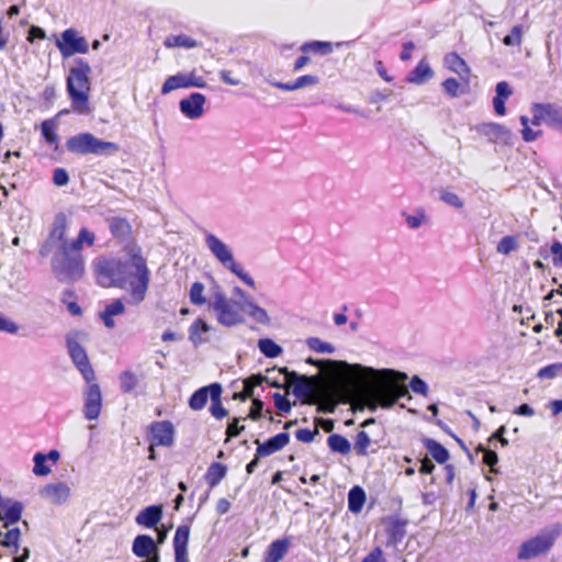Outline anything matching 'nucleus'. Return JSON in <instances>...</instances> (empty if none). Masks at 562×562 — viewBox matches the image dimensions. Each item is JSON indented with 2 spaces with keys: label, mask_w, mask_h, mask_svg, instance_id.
I'll use <instances>...</instances> for the list:
<instances>
[{
  "label": "nucleus",
  "mask_w": 562,
  "mask_h": 562,
  "mask_svg": "<svg viewBox=\"0 0 562 562\" xmlns=\"http://www.w3.org/2000/svg\"><path fill=\"white\" fill-rule=\"evenodd\" d=\"M205 245L213 257L228 271L239 278L246 285L255 288V280L245 272L241 265L235 258L232 249L216 235L212 233L205 234Z\"/></svg>",
  "instance_id": "nucleus-6"
},
{
  "label": "nucleus",
  "mask_w": 562,
  "mask_h": 562,
  "mask_svg": "<svg viewBox=\"0 0 562 562\" xmlns=\"http://www.w3.org/2000/svg\"><path fill=\"white\" fill-rule=\"evenodd\" d=\"M402 216L405 218V223L411 229H418L429 222L428 215L423 207L415 209L413 214L402 212Z\"/></svg>",
  "instance_id": "nucleus-38"
},
{
  "label": "nucleus",
  "mask_w": 562,
  "mask_h": 562,
  "mask_svg": "<svg viewBox=\"0 0 562 562\" xmlns=\"http://www.w3.org/2000/svg\"><path fill=\"white\" fill-rule=\"evenodd\" d=\"M561 535V526L554 524L541 529L535 537L524 541L518 549V560H530L547 554Z\"/></svg>",
  "instance_id": "nucleus-7"
},
{
  "label": "nucleus",
  "mask_w": 562,
  "mask_h": 562,
  "mask_svg": "<svg viewBox=\"0 0 562 562\" xmlns=\"http://www.w3.org/2000/svg\"><path fill=\"white\" fill-rule=\"evenodd\" d=\"M2 505H0V520L3 521L4 527L14 525L21 519L24 506L21 502L11 498L2 497Z\"/></svg>",
  "instance_id": "nucleus-23"
},
{
  "label": "nucleus",
  "mask_w": 562,
  "mask_h": 562,
  "mask_svg": "<svg viewBox=\"0 0 562 562\" xmlns=\"http://www.w3.org/2000/svg\"><path fill=\"white\" fill-rule=\"evenodd\" d=\"M423 445L428 451V453L436 460L439 464H443L449 459V451L438 441L431 438H424Z\"/></svg>",
  "instance_id": "nucleus-37"
},
{
  "label": "nucleus",
  "mask_w": 562,
  "mask_h": 562,
  "mask_svg": "<svg viewBox=\"0 0 562 562\" xmlns=\"http://www.w3.org/2000/svg\"><path fill=\"white\" fill-rule=\"evenodd\" d=\"M279 374L284 375V383L293 385V394L297 398H304L308 396L313 390V384L308 381L305 375H300L295 371H290L288 368H280Z\"/></svg>",
  "instance_id": "nucleus-19"
},
{
  "label": "nucleus",
  "mask_w": 562,
  "mask_h": 562,
  "mask_svg": "<svg viewBox=\"0 0 562 562\" xmlns=\"http://www.w3.org/2000/svg\"><path fill=\"white\" fill-rule=\"evenodd\" d=\"M530 111L532 125L547 124L562 133V106L554 103H533Z\"/></svg>",
  "instance_id": "nucleus-12"
},
{
  "label": "nucleus",
  "mask_w": 562,
  "mask_h": 562,
  "mask_svg": "<svg viewBox=\"0 0 562 562\" xmlns=\"http://www.w3.org/2000/svg\"><path fill=\"white\" fill-rule=\"evenodd\" d=\"M301 49L303 52H313L318 53L321 55H328L333 52V45L329 42H323V41H313L305 43Z\"/></svg>",
  "instance_id": "nucleus-49"
},
{
  "label": "nucleus",
  "mask_w": 562,
  "mask_h": 562,
  "mask_svg": "<svg viewBox=\"0 0 562 562\" xmlns=\"http://www.w3.org/2000/svg\"><path fill=\"white\" fill-rule=\"evenodd\" d=\"M210 330V326L201 318L194 321L189 328V339L194 346L202 342L201 334Z\"/></svg>",
  "instance_id": "nucleus-47"
},
{
  "label": "nucleus",
  "mask_w": 562,
  "mask_h": 562,
  "mask_svg": "<svg viewBox=\"0 0 562 562\" xmlns=\"http://www.w3.org/2000/svg\"><path fill=\"white\" fill-rule=\"evenodd\" d=\"M475 130L482 136H485L488 142L494 144L512 145L513 134L504 125L498 123H482L475 126Z\"/></svg>",
  "instance_id": "nucleus-15"
},
{
  "label": "nucleus",
  "mask_w": 562,
  "mask_h": 562,
  "mask_svg": "<svg viewBox=\"0 0 562 562\" xmlns=\"http://www.w3.org/2000/svg\"><path fill=\"white\" fill-rule=\"evenodd\" d=\"M520 123L522 125L521 135L522 139L527 143L536 140L541 134V131H533L529 127V119L525 115L520 116Z\"/></svg>",
  "instance_id": "nucleus-58"
},
{
  "label": "nucleus",
  "mask_w": 562,
  "mask_h": 562,
  "mask_svg": "<svg viewBox=\"0 0 562 562\" xmlns=\"http://www.w3.org/2000/svg\"><path fill=\"white\" fill-rule=\"evenodd\" d=\"M212 281V297L209 301V307L216 313L217 322L226 327L243 323V316L235 307V303L226 297L218 283Z\"/></svg>",
  "instance_id": "nucleus-9"
},
{
  "label": "nucleus",
  "mask_w": 562,
  "mask_h": 562,
  "mask_svg": "<svg viewBox=\"0 0 562 562\" xmlns=\"http://www.w3.org/2000/svg\"><path fill=\"white\" fill-rule=\"evenodd\" d=\"M327 443L331 451L340 454H347L351 449L348 439L338 434L330 435L327 438Z\"/></svg>",
  "instance_id": "nucleus-43"
},
{
  "label": "nucleus",
  "mask_w": 562,
  "mask_h": 562,
  "mask_svg": "<svg viewBox=\"0 0 562 562\" xmlns=\"http://www.w3.org/2000/svg\"><path fill=\"white\" fill-rule=\"evenodd\" d=\"M85 336L86 334L82 331H69L66 335V347L74 366L81 373L86 382L90 383L91 381H94L95 374L89 361L87 351L80 344V338Z\"/></svg>",
  "instance_id": "nucleus-10"
},
{
  "label": "nucleus",
  "mask_w": 562,
  "mask_h": 562,
  "mask_svg": "<svg viewBox=\"0 0 562 562\" xmlns=\"http://www.w3.org/2000/svg\"><path fill=\"white\" fill-rule=\"evenodd\" d=\"M41 495L53 504L61 505L67 502L70 496V488L63 482L45 485Z\"/></svg>",
  "instance_id": "nucleus-25"
},
{
  "label": "nucleus",
  "mask_w": 562,
  "mask_h": 562,
  "mask_svg": "<svg viewBox=\"0 0 562 562\" xmlns=\"http://www.w3.org/2000/svg\"><path fill=\"white\" fill-rule=\"evenodd\" d=\"M270 376H262L260 374L251 375L244 381V394L235 393L234 397L246 400L254 395V389L260 385L263 381H269Z\"/></svg>",
  "instance_id": "nucleus-41"
},
{
  "label": "nucleus",
  "mask_w": 562,
  "mask_h": 562,
  "mask_svg": "<svg viewBox=\"0 0 562 562\" xmlns=\"http://www.w3.org/2000/svg\"><path fill=\"white\" fill-rule=\"evenodd\" d=\"M439 198L440 200L446 203L447 205H450L457 210H460L464 206L463 200L456 194L454 192H451L446 189L439 190Z\"/></svg>",
  "instance_id": "nucleus-52"
},
{
  "label": "nucleus",
  "mask_w": 562,
  "mask_h": 562,
  "mask_svg": "<svg viewBox=\"0 0 562 562\" xmlns=\"http://www.w3.org/2000/svg\"><path fill=\"white\" fill-rule=\"evenodd\" d=\"M409 387L416 394L427 396L428 394V385L427 383L419 378L418 375H414L409 381Z\"/></svg>",
  "instance_id": "nucleus-61"
},
{
  "label": "nucleus",
  "mask_w": 562,
  "mask_h": 562,
  "mask_svg": "<svg viewBox=\"0 0 562 562\" xmlns=\"http://www.w3.org/2000/svg\"><path fill=\"white\" fill-rule=\"evenodd\" d=\"M122 279H124V289L130 286V302L138 305L145 300L149 286L150 272L146 259L140 255V250H132L130 259L122 262Z\"/></svg>",
  "instance_id": "nucleus-3"
},
{
  "label": "nucleus",
  "mask_w": 562,
  "mask_h": 562,
  "mask_svg": "<svg viewBox=\"0 0 562 562\" xmlns=\"http://www.w3.org/2000/svg\"><path fill=\"white\" fill-rule=\"evenodd\" d=\"M206 82L203 77L196 76L192 72H178L177 75L169 76L161 87V93L168 94L173 90L181 88H204Z\"/></svg>",
  "instance_id": "nucleus-14"
},
{
  "label": "nucleus",
  "mask_w": 562,
  "mask_h": 562,
  "mask_svg": "<svg viewBox=\"0 0 562 562\" xmlns=\"http://www.w3.org/2000/svg\"><path fill=\"white\" fill-rule=\"evenodd\" d=\"M204 285L201 282L192 283L189 292L190 301L193 305L201 306L206 303V299L203 295Z\"/></svg>",
  "instance_id": "nucleus-54"
},
{
  "label": "nucleus",
  "mask_w": 562,
  "mask_h": 562,
  "mask_svg": "<svg viewBox=\"0 0 562 562\" xmlns=\"http://www.w3.org/2000/svg\"><path fill=\"white\" fill-rule=\"evenodd\" d=\"M445 65L453 72L458 74L460 78L468 85L470 68L457 53H449L445 56Z\"/></svg>",
  "instance_id": "nucleus-32"
},
{
  "label": "nucleus",
  "mask_w": 562,
  "mask_h": 562,
  "mask_svg": "<svg viewBox=\"0 0 562 562\" xmlns=\"http://www.w3.org/2000/svg\"><path fill=\"white\" fill-rule=\"evenodd\" d=\"M190 538V526L180 525L173 536L172 544L175 551V562H189L188 543Z\"/></svg>",
  "instance_id": "nucleus-22"
},
{
  "label": "nucleus",
  "mask_w": 562,
  "mask_h": 562,
  "mask_svg": "<svg viewBox=\"0 0 562 562\" xmlns=\"http://www.w3.org/2000/svg\"><path fill=\"white\" fill-rule=\"evenodd\" d=\"M226 472L227 468L224 464L213 462L205 473V481L211 487H214L225 477Z\"/></svg>",
  "instance_id": "nucleus-39"
},
{
  "label": "nucleus",
  "mask_w": 562,
  "mask_h": 562,
  "mask_svg": "<svg viewBox=\"0 0 562 562\" xmlns=\"http://www.w3.org/2000/svg\"><path fill=\"white\" fill-rule=\"evenodd\" d=\"M66 147L70 153L98 156H113L120 151V145L102 140L90 133H80L67 139Z\"/></svg>",
  "instance_id": "nucleus-8"
},
{
  "label": "nucleus",
  "mask_w": 562,
  "mask_h": 562,
  "mask_svg": "<svg viewBox=\"0 0 562 562\" xmlns=\"http://www.w3.org/2000/svg\"><path fill=\"white\" fill-rule=\"evenodd\" d=\"M109 228L112 236L122 243L128 241L132 238V227L128 221L124 217L113 216L108 220Z\"/></svg>",
  "instance_id": "nucleus-28"
},
{
  "label": "nucleus",
  "mask_w": 562,
  "mask_h": 562,
  "mask_svg": "<svg viewBox=\"0 0 562 562\" xmlns=\"http://www.w3.org/2000/svg\"><path fill=\"white\" fill-rule=\"evenodd\" d=\"M122 262L123 260L115 258H98L93 262L98 283L104 288L124 289Z\"/></svg>",
  "instance_id": "nucleus-11"
},
{
  "label": "nucleus",
  "mask_w": 562,
  "mask_h": 562,
  "mask_svg": "<svg viewBox=\"0 0 562 562\" xmlns=\"http://www.w3.org/2000/svg\"><path fill=\"white\" fill-rule=\"evenodd\" d=\"M124 311L125 306L122 300L116 299L105 305L104 310L100 312L99 317L102 319L104 326L111 329L115 327L113 317L123 314Z\"/></svg>",
  "instance_id": "nucleus-33"
},
{
  "label": "nucleus",
  "mask_w": 562,
  "mask_h": 562,
  "mask_svg": "<svg viewBox=\"0 0 562 562\" xmlns=\"http://www.w3.org/2000/svg\"><path fill=\"white\" fill-rule=\"evenodd\" d=\"M56 46L64 58L89 52L87 40L80 36L75 29H67L61 32L60 37L56 41Z\"/></svg>",
  "instance_id": "nucleus-13"
},
{
  "label": "nucleus",
  "mask_w": 562,
  "mask_h": 562,
  "mask_svg": "<svg viewBox=\"0 0 562 562\" xmlns=\"http://www.w3.org/2000/svg\"><path fill=\"white\" fill-rule=\"evenodd\" d=\"M562 370V363H552L541 368L538 372L540 379H552Z\"/></svg>",
  "instance_id": "nucleus-62"
},
{
  "label": "nucleus",
  "mask_w": 562,
  "mask_h": 562,
  "mask_svg": "<svg viewBox=\"0 0 562 562\" xmlns=\"http://www.w3.org/2000/svg\"><path fill=\"white\" fill-rule=\"evenodd\" d=\"M132 551L136 557L146 558V560L153 559V557L158 554L157 546L148 535L137 536L133 541Z\"/></svg>",
  "instance_id": "nucleus-26"
},
{
  "label": "nucleus",
  "mask_w": 562,
  "mask_h": 562,
  "mask_svg": "<svg viewBox=\"0 0 562 562\" xmlns=\"http://www.w3.org/2000/svg\"><path fill=\"white\" fill-rule=\"evenodd\" d=\"M241 310L247 313V315L256 321L257 323L269 326L271 324V319L265 308L256 304L251 300H245V302L240 305Z\"/></svg>",
  "instance_id": "nucleus-35"
},
{
  "label": "nucleus",
  "mask_w": 562,
  "mask_h": 562,
  "mask_svg": "<svg viewBox=\"0 0 562 562\" xmlns=\"http://www.w3.org/2000/svg\"><path fill=\"white\" fill-rule=\"evenodd\" d=\"M162 517V508L159 505H150L140 510L135 520L138 525L154 528Z\"/></svg>",
  "instance_id": "nucleus-30"
},
{
  "label": "nucleus",
  "mask_w": 562,
  "mask_h": 562,
  "mask_svg": "<svg viewBox=\"0 0 562 562\" xmlns=\"http://www.w3.org/2000/svg\"><path fill=\"white\" fill-rule=\"evenodd\" d=\"M371 443V439L366 431H359L356 437L355 450L359 456L368 454V447Z\"/></svg>",
  "instance_id": "nucleus-56"
},
{
  "label": "nucleus",
  "mask_w": 562,
  "mask_h": 562,
  "mask_svg": "<svg viewBox=\"0 0 562 562\" xmlns=\"http://www.w3.org/2000/svg\"><path fill=\"white\" fill-rule=\"evenodd\" d=\"M476 451L483 452V462L484 464L491 468V471L497 473V470L494 467L498 462V456L494 450L485 449L483 445H479Z\"/></svg>",
  "instance_id": "nucleus-57"
},
{
  "label": "nucleus",
  "mask_w": 562,
  "mask_h": 562,
  "mask_svg": "<svg viewBox=\"0 0 562 562\" xmlns=\"http://www.w3.org/2000/svg\"><path fill=\"white\" fill-rule=\"evenodd\" d=\"M408 520L400 516H391L386 519V547L396 549L406 536Z\"/></svg>",
  "instance_id": "nucleus-18"
},
{
  "label": "nucleus",
  "mask_w": 562,
  "mask_h": 562,
  "mask_svg": "<svg viewBox=\"0 0 562 562\" xmlns=\"http://www.w3.org/2000/svg\"><path fill=\"white\" fill-rule=\"evenodd\" d=\"M46 457L44 453L36 452L33 457L34 468L33 473L37 476H46L50 473V468L46 464Z\"/></svg>",
  "instance_id": "nucleus-55"
},
{
  "label": "nucleus",
  "mask_w": 562,
  "mask_h": 562,
  "mask_svg": "<svg viewBox=\"0 0 562 562\" xmlns=\"http://www.w3.org/2000/svg\"><path fill=\"white\" fill-rule=\"evenodd\" d=\"M55 130L56 125L53 120H46L41 125L42 136L50 145L57 144L58 142V135L56 134Z\"/></svg>",
  "instance_id": "nucleus-53"
},
{
  "label": "nucleus",
  "mask_w": 562,
  "mask_h": 562,
  "mask_svg": "<svg viewBox=\"0 0 562 562\" xmlns=\"http://www.w3.org/2000/svg\"><path fill=\"white\" fill-rule=\"evenodd\" d=\"M119 380L120 389L123 393H131L137 386L138 383L137 376L130 370L123 371L120 374Z\"/></svg>",
  "instance_id": "nucleus-48"
},
{
  "label": "nucleus",
  "mask_w": 562,
  "mask_h": 562,
  "mask_svg": "<svg viewBox=\"0 0 562 562\" xmlns=\"http://www.w3.org/2000/svg\"><path fill=\"white\" fill-rule=\"evenodd\" d=\"M205 245L213 257L228 271L239 278L246 285L255 288V280L245 272L241 265L235 258L232 249L216 235L212 233L205 234Z\"/></svg>",
  "instance_id": "nucleus-5"
},
{
  "label": "nucleus",
  "mask_w": 562,
  "mask_h": 562,
  "mask_svg": "<svg viewBox=\"0 0 562 562\" xmlns=\"http://www.w3.org/2000/svg\"><path fill=\"white\" fill-rule=\"evenodd\" d=\"M21 531L19 528H12L7 532H1L0 544L8 549H13V553H16L19 550V540H20Z\"/></svg>",
  "instance_id": "nucleus-46"
},
{
  "label": "nucleus",
  "mask_w": 562,
  "mask_h": 562,
  "mask_svg": "<svg viewBox=\"0 0 562 562\" xmlns=\"http://www.w3.org/2000/svg\"><path fill=\"white\" fill-rule=\"evenodd\" d=\"M445 91L451 97L457 98L463 93L460 82L456 78H448L442 82Z\"/></svg>",
  "instance_id": "nucleus-60"
},
{
  "label": "nucleus",
  "mask_w": 562,
  "mask_h": 562,
  "mask_svg": "<svg viewBox=\"0 0 562 562\" xmlns=\"http://www.w3.org/2000/svg\"><path fill=\"white\" fill-rule=\"evenodd\" d=\"M151 446L170 447L173 443V426L171 422H155L150 425Z\"/></svg>",
  "instance_id": "nucleus-21"
},
{
  "label": "nucleus",
  "mask_w": 562,
  "mask_h": 562,
  "mask_svg": "<svg viewBox=\"0 0 562 562\" xmlns=\"http://www.w3.org/2000/svg\"><path fill=\"white\" fill-rule=\"evenodd\" d=\"M95 236L88 228L82 227L76 239L65 240L60 247H65L68 251L81 254L83 245L92 246L94 244Z\"/></svg>",
  "instance_id": "nucleus-29"
},
{
  "label": "nucleus",
  "mask_w": 562,
  "mask_h": 562,
  "mask_svg": "<svg viewBox=\"0 0 562 562\" xmlns=\"http://www.w3.org/2000/svg\"><path fill=\"white\" fill-rule=\"evenodd\" d=\"M366 502V493L362 487L353 486L348 493V509L351 513H359Z\"/></svg>",
  "instance_id": "nucleus-40"
},
{
  "label": "nucleus",
  "mask_w": 562,
  "mask_h": 562,
  "mask_svg": "<svg viewBox=\"0 0 562 562\" xmlns=\"http://www.w3.org/2000/svg\"><path fill=\"white\" fill-rule=\"evenodd\" d=\"M434 71L429 64L422 59L418 65L407 75L406 81L415 85H423L432 78Z\"/></svg>",
  "instance_id": "nucleus-36"
},
{
  "label": "nucleus",
  "mask_w": 562,
  "mask_h": 562,
  "mask_svg": "<svg viewBox=\"0 0 562 562\" xmlns=\"http://www.w3.org/2000/svg\"><path fill=\"white\" fill-rule=\"evenodd\" d=\"M290 546L289 538L272 541L267 548L262 562H280L286 555Z\"/></svg>",
  "instance_id": "nucleus-27"
},
{
  "label": "nucleus",
  "mask_w": 562,
  "mask_h": 562,
  "mask_svg": "<svg viewBox=\"0 0 562 562\" xmlns=\"http://www.w3.org/2000/svg\"><path fill=\"white\" fill-rule=\"evenodd\" d=\"M221 386L222 385L220 383H212L210 385L196 390L189 398L190 408H192L193 411L202 409L205 406L209 397L212 401L213 389Z\"/></svg>",
  "instance_id": "nucleus-34"
},
{
  "label": "nucleus",
  "mask_w": 562,
  "mask_h": 562,
  "mask_svg": "<svg viewBox=\"0 0 562 562\" xmlns=\"http://www.w3.org/2000/svg\"><path fill=\"white\" fill-rule=\"evenodd\" d=\"M102 407V394L98 383L91 381L85 391L83 415L88 420L99 417Z\"/></svg>",
  "instance_id": "nucleus-16"
},
{
  "label": "nucleus",
  "mask_w": 562,
  "mask_h": 562,
  "mask_svg": "<svg viewBox=\"0 0 562 562\" xmlns=\"http://www.w3.org/2000/svg\"><path fill=\"white\" fill-rule=\"evenodd\" d=\"M91 67L82 58L75 59V66L69 69L66 79V89L71 102L74 112L80 115H87L91 112L89 103V92Z\"/></svg>",
  "instance_id": "nucleus-1"
},
{
  "label": "nucleus",
  "mask_w": 562,
  "mask_h": 562,
  "mask_svg": "<svg viewBox=\"0 0 562 562\" xmlns=\"http://www.w3.org/2000/svg\"><path fill=\"white\" fill-rule=\"evenodd\" d=\"M206 98L200 92H193L188 98L180 100V112L190 120H196L204 113Z\"/></svg>",
  "instance_id": "nucleus-20"
},
{
  "label": "nucleus",
  "mask_w": 562,
  "mask_h": 562,
  "mask_svg": "<svg viewBox=\"0 0 562 562\" xmlns=\"http://www.w3.org/2000/svg\"><path fill=\"white\" fill-rule=\"evenodd\" d=\"M222 386L221 387H214L212 393V401H211V407L210 412L213 417L216 419H222L225 416H227L228 412L226 408L223 407L221 403V395H222Z\"/></svg>",
  "instance_id": "nucleus-45"
},
{
  "label": "nucleus",
  "mask_w": 562,
  "mask_h": 562,
  "mask_svg": "<svg viewBox=\"0 0 562 562\" xmlns=\"http://www.w3.org/2000/svg\"><path fill=\"white\" fill-rule=\"evenodd\" d=\"M381 374L386 378L395 376L397 381L390 384L376 383L367 390L366 397L368 407L371 412H375L379 406L385 409H390L397 403L400 398L403 397L408 400L412 398L406 386L401 384L407 379L406 373L392 369H383Z\"/></svg>",
  "instance_id": "nucleus-2"
},
{
  "label": "nucleus",
  "mask_w": 562,
  "mask_h": 562,
  "mask_svg": "<svg viewBox=\"0 0 562 562\" xmlns=\"http://www.w3.org/2000/svg\"><path fill=\"white\" fill-rule=\"evenodd\" d=\"M290 441V435L288 432H280L265 442H260L258 439L255 441L257 445V457H268L272 453L283 449Z\"/></svg>",
  "instance_id": "nucleus-24"
},
{
  "label": "nucleus",
  "mask_w": 562,
  "mask_h": 562,
  "mask_svg": "<svg viewBox=\"0 0 562 562\" xmlns=\"http://www.w3.org/2000/svg\"><path fill=\"white\" fill-rule=\"evenodd\" d=\"M67 231V216L64 213H58L53 222L48 239L40 249V255L42 257H46L50 250L53 244L57 243L58 245H63L66 238Z\"/></svg>",
  "instance_id": "nucleus-17"
},
{
  "label": "nucleus",
  "mask_w": 562,
  "mask_h": 562,
  "mask_svg": "<svg viewBox=\"0 0 562 562\" xmlns=\"http://www.w3.org/2000/svg\"><path fill=\"white\" fill-rule=\"evenodd\" d=\"M551 252L553 255V265L555 267H562V244L559 240L553 241L551 245Z\"/></svg>",
  "instance_id": "nucleus-64"
},
{
  "label": "nucleus",
  "mask_w": 562,
  "mask_h": 562,
  "mask_svg": "<svg viewBox=\"0 0 562 562\" xmlns=\"http://www.w3.org/2000/svg\"><path fill=\"white\" fill-rule=\"evenodd\" d=\"M319 82V78L313 75H304L296 78L292 82H280V81H269V83L278 89L284 91H293L297 89H302L305 87L316 86Z\"/></svg>",
  "instance_id": "nucleus-31"
},
{
  "label": "nucleus",
  "mask_w": 562,
  "mask_h": 562,
  "mask_svg": "<svg viewBox=\"0 0 562 562\" xmlns=\"http://www.w3.org/2000/svg\"><path fill=\"white\" fill-rule=\"evenodd\" d=\"M273 402H274V406L281 414L289 413L291 411V403L285 395L280 394V393H274Z\"/></svg>",
  "instance_id": "nucleus-63"
},
{
  "label": "nucleus",
  "mask_w": 562,
  "mask_h": 562,
  "mask_svg": "<svg viewBox=\"0 0 562 562\" xmlns=\"http://www.w3.org/2000/svg\"><path fill=\"white\" fill-rule=\"evenodd\" d=\"M258 349L267 358H277L282 353V347L270 338L258 340Z\"/></svg>",
  "instance_id": "nucleus-44"
},
{
  "label": "nucleus",
  "mask_w": 562,
  "mask_h": 562,
  "mask_svg": "<svg viewBox=\"0 0 562 562\" xmlns=\"http://www.w3.org/2000/svg\"><path fill=\"white\" fill-rule=\"evenodd\" d=\"M52 273L60 283H75L81 280L86 272L82 254L68 251L57 245L50 260Z\"/></svg>",
  "instance_id": "nucleus-4"
},
{
  "label": "nucleus",
  "mask_w": 562,
  "mask_h": 562,
  "mask_svg": "<svg viewBox=\"0 0 562 562\" xmlns=\"http://www.w3.org/2000/svg\"><path fill=\"white\" fill-rule=\"evenodd\" d=\"M518 248V240L516 236L507 235L503 237L497 246L496 251L501 255H509Z\"/></svg>",
  "instance_id": "nucleus-50"
},
{
  "label": "nucleus",
  "mask_w": 562,
  "mask_h": 562,
  "mask_svg": "<svg viewBox=\"0 0 562 562\" xmlns=\"http://www.w3.org/2000/svg\"><path fill=\"white\" fill-rule=\"evenodd\" d=\"M521 36H522V26L521 25H515L510 34L506 35L503 38V43L506 46H519L521 44Z\"/></svg>",
  "instance_id": "nucleus-59"
},
{
  "label": "nucleus",
  "mask_w": 562,
  "mask_h": 562,
  "mask_svg": "<svg viewBox=\"0 0 562 562\" xmlns=\"http://www.w3.org/2000/svg\"><path fill=\"white\" fill-rule=\"evenodd\" d=\"M166 47L194 48L198 42L186 34L170 35L165 40Z\"/></svg>",
  "instance_id": "nucleus-42"
},
{
  "label": "nucleus",
  "mask_w": 562,
  "mask_h": 562,
  "mask_svg": "<svg viewBox=\"0 0 562 562\" xmlns=\"http://www.w3.org/2000/svg\"><path fill=\"white\" fill-rule=\"evenodd\" d=\"M306 346L318 353H333L335 351V347L331 344L325 342L317 337L307 338Z\"/></svg>",
  "instance_id": "nucleus-51"
}]
</instances>
